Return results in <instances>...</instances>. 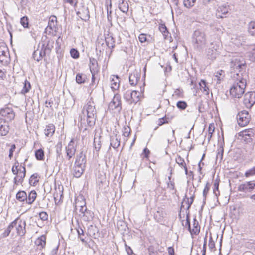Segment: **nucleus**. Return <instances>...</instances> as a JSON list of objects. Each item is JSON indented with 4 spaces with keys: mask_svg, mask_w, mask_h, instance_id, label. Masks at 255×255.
I'll return each instance as SVG.
<instances>
[{
    "mask_svg": "<svg viewBox=\"0 0 255 255\" xmlns=\"http://www.w3.org/2000/svg\"><path fill=\"white\" fill-rule=\"evenodd\" d=\"M176 106L180 110H183L187 107V104L184 101H179L177 103Z\"/></svg>",
    "mask_w": 255,
    "mask_h": 255,
    "instance_id": "864d4df0",
    "label": "nucleus"
},
{
    "mask_svg": "<svg viewBox=\"0 0 255 255\" xmlns=\"http://www.w3.org/2000/svg\"><path fill=\"white\" fill-rule=\"evenodd\" d=\"M250 116L246 111H242L238 113L237 115V120L240 126L247 125L250 121Z\"/></svg>",
    "mask_w": 255,
    "mask_h": 255,
    "instance_id": "6e6552de",
    "label": "nucleus"
},
{
    "mask_svg": "<svg viewBox=\"0 0 255 255\" xmlns=\"http://www.w3.org/2000/svg\"><path fill=\"white\" fill-rule=\"evenodd\" d=\"M140 93L136 90H127L124 93L123 98L129 104H135L140 100Z\"/></svg>",
    "mask_w": 255,
    "mask_h": 255,
    "instance_id": "39448f33",
    "label": "nucleus"
},
{
    "mask_svg": "<svg viewBox=\"0 0 255 255\" xmlns=\"http://www.w3.org/2000/svg\"><path fill=\"white\" fill-rule=\"evenodd\" d=\"M15 117V113L12 108L5 107L0 110V119L9 123Z\"/></svg>",
    "mask_w": 255,
    "mask_h": 255,
    "instance_id": "423d86ee",
    "label": "nucleus"
},
{
    "mask_svg": "<svg viewBox=\"0 0 255 255\" xmlns=\"http://www.w3.org/2000/svg\"><path fill=\"white\" fill-rule=\"evenodd\" d=\"M89 67L91 73L96 74L99 70L97 60L94 58H90Z\"/></svg>",
    "mask_w": 255,
    "mask_h": 255,
    "instance_id": "b1692460",
    "label": "nucleus"
},
{
    "mask_svg": "<svg viewBox=\"0 0 255 255\" xmlns=\"http://www.w3.org/2000/svg\"><path fill=\"white\" fill-rule=\"evenodd\" d=\"M199 85L201 90H203L204 92H205L206 95H208L209 93V89L208 87L207 86V83L206 81L204 80H201L200 82L199 83Z\"/></svg>",
    "mask_w": 255,
    "mask_h": 255,
    "instance_id": "58836bf2",
    "label": "nucleus"
},
{
    "mask_svg": "<svg viewBox=\"0 0 255 255\" xmlns=\"http://www.w3.org/2000/svg\"><path fill=\"white\" fill-rule=\"evenodd\" d=\"M85 165L86 164H81L75 162L71 170L73 177L77 178L80 177L85 171Z\"/></svg>",
    "mask_w": 255,
    "mask_h": 255,
    "instance_id": "1a4fd4ad",
    "label": "nucleus"
},
{
    "mask_svg": "<svg viewBox=\"0 0 255 255\" xmlns=\"http://www.w3.org/2000/svg\"><path fill=\"white\" fill-rule=\"evenodd\" d=\"M54 42L53 40H49L47 41L46 45L45 44H42V50H46L47 52L50 53L54 47Z\"/></svg>",
    "mask_w": 255,
    "mask_h": 255,
    "instance_id": "72a5a7b5",
    "label": "nucleus"
},
{
    "mask_svg": "<svg viewBox=\"0 0 255 255\" xmlns=\"http://www.w3.org/2000/svg\"><path fill=\"white\" fill-rule=\"evenodd\" d=\"M169 118L168 117L167 118L166 116H165L164 117H162L158 119L157 124L159 126H161L164 124L168 123L169 122Z\"/></svg>",
    "mask_w": 255,
    "mask_h": 255,
    "instance_id": "bf43d9fd",
    "label": "nucleus"
},
{
    "mask_svg": "<svg viewBox=\"0 0 255 255\" xmlns=\"http://www.w3.org/2000/svg\"><path fill=\"white\" fill-rule=\"evenodd\" d=\"M212 127H213V126H212V124H210L209 128H208V137H207L208 142L210 141V140L212 136V134L214 131V128L213 127V128H212Z\"/></svg>",
    "mask_w": 255,
    "mask_h": 255,
    "instance_id": "e2e57ef3",
    "label": "nucleus"
},
{
    "mask_svg": "<svg viewBox=\"0 0 255 255\" xmlns=\"http://www.w3.org/2000/svg\"><path fill=\"white\" fill-rule=\"evenodd\" d=\"M10 129L9 123L0 119V136H6Z\"/></svg>",
    "mask_w": 255,
    "mask_h": 255,
    "instance_id": "ddd939ff",
    "label": "nucleus"
},
{
    "mask_svg": "<svg viewBox=\"0 0 255 255\" xmlns=\"http://www.w3.org/2000/svg\"><path fill=\"white\" fill-rule=\"evenodd\" d=\"M76 14L81 19L85 21L88 20L90 18V13L88 7L82 6L80 10L77 12Z\"/></svg>",
    "mask_w": 255,
    "mask_h": 255,
    "instance_id": "dca6fc26",
    "label": "nucleus"
},
{
    "mask_svg": "<svg viewBox=\"0 0 255 255\" xmlns=\"http://www.w3.org/2000/svg\"><path fill=\"white\" fill-rule=\"evenodd\" d=\"M35 158L38 160H43L44 157V152L42 149L36 150L35 152Z\"/></svg>",
    "mask_w": 255,
    "mask_h": 255,
    "instance_id": "37998d69",
    "label": "nucleus"
},
{
    "mask_svg": "<svg viewBox=\"0 0 255 255\" xmlns=\"http://www.w3.org/2000/svg\"><path fill=\"white\" fill-rule=\"evenodd\" d=\"M20 23L25 28L29 27V18L27 16H23L20 19Z\"/></svg>",
    "mask_w": 255,
    "mask_h": 255,
    "instance_id": "8fccbe9b",
    "label": "nucleus"
},
{
    "mask_svg": "<svg viewBox=\"0 0 255 255\" xmlns=\"http://www.w3.org/2000/svg\"><path fill=\"white\" fill-rule=\"evenodd\" d=\"M22 169L16 177L18 178V182H22L26 175V168L25 166H21Z\"/></svg>",
    "mask_w": 255,
    "mask_h": 255,
    "instance_id": "a18cd8bd",
    "label": "nucleus"
},
{
    "mask_svg": "<svg viewBox=\"0 0 255 255\" xmlns=\"http://www.w3.org/2000/svg\"><path fill=\"white\" fill-rule=\"evenodd\" d=\"M76 163H80L82 164H86L87 160L86 155L83 153V151H81L79 154L76 155L75 161Z\"/></svg>",
    "mask_w": 255,
    "mask_h": 255,
    "instance_id": "7c9ffc66",
    "label": "nucleus"
},
{
    "mask_svg": "<svg viewBox=\"0 0 255 255\" xmlns=\"http://www.w3.org/2000/svg\"><path fill=\"white\" fill-rule=\"evenodd\" d=\"M117 228L118 230L122 234H124L128 229L126 223L123 220H119L117 221Z\"/></svg>",
    "mask_w": 255,
    "mask_h": 255,
    "instance_id": "bb28decb",
    "label": "nucleus"
},
{
    "mask_svg": "<svg viewBox=\"0 0 255 255\" xmlns=\"http://www.w3.org/2000/svg\"><path fill=\"white\" fill-rule=\"evenodd\" d=\"M105 41L102 38H98L96 42V50L100 53L103 52L105 49L106 45Z\"/></svg>",
    "mask_w": 255,
    "mask_h": 255,
    "instance_id": "393cba45",
    "label": "nucleus"
},
{
    "mask_svg": "<svg viewBox=\"0 0 255 255\" xmlns=\"http://www.w3.org/2000/svg\"><path fill=\"white\" fill-rule=\"evenodd\" d=\"M77 149V145L75 144L74 139H72L66 147V156L68 160H70L75 154Z\"/></svg>",
    "mask_w": 255,
    "mask_h": 255,
    "instance_id": "9d476101",
    "label": "nucleus"
},
{
    "mask_svg": "<svg viewBox=\"0 0 255 255\" xmlns=\"http://www.w3.org/2000/svg\"><path fill=\"white\" fill-rule=\"evenodd\" d=\"M119 8L123 13H127L128 10V4L124 0H120Z\"/></svg>",
    "mask_w": 255,
    "mask_h": 255,
    "instance_id": "473e14b6",
    "label": "nucleus"
},
{
    "mask_svg": "<svg viewBox=\"0 0 255 255\" xmlns=\"http://www.w3.org/2000/svg\"><path fill=\"white\" fill-rule=\"evenodd\" d=\"M160 31L162 33L165 39H168L169 34L167 28L165 24H161L159 27Z\"/></svg>",
    "mask_w": 255,
    "mask_h": 255,
    "instance_id": "ea45409f",
    "label": "nucleus"
},
{
    "mask_svg": "<svg viewBox=\"0 0 255 255\" xmlns=\"http://www.w3.org/2000/svg\"><path fill=\"white\" fill-rule=\"evenodd\" d=\"M79 211L83 214V219L85 221H89L93 219L94 213L90 210H87V207L79 209Z\"/></svg>",
    "mask_w": 255,
    "mask_h": 255,
    "instance_id": "f3484780",
    "label": "nucleus"
},
{
    "mask_svg": "<svg viewBox=\"0 0 255 255\" xmlns=\"http://www.w3.org/2000/svg\"><path fill=\"white\" fill-rule=\"evenodd\" d=\"M215 77L217 78V83L219 84L224 77V71L220 70L215 73Z\"/></svg>",
    "mask_w": 255,
    "mask_h": 255,
    "instance_id": "c03bdc74",
    "label": "nucleus"
},
{
    "mask_svg": "<svg viewBox=\"0 0 255 255\" xmlns=\"http://www.w3.org/2000/svg\"><path fill=\"white\" fill-rule=\"evenodd\" d=\"M255 128H249L241 132V135H242L244 140L248 142H251L253 141V137L255 136Z\"/></svg>",
    "mask_w": 255,
    "mask_h": 255,
    "instance_id": "f8f14e48",
    "label": "nucleus"
},
{
    "mask_svg": "<svg viewBox=\"0 0 255 255\" xmlns=\"http://www.w3.org/2000/svg\"><path fill=\"white\" fill-rule=\"evenodd\" d=\"M243 103L247 108H251L255 103V92H248L244 95Z\"/></svg>",
    "mask_w": 255,
    "mask_h": 255,
    "instance_id": "9b49d317",
    "label": "nucleus"
},
{
    "mask_svg": "<svg viewBox=\"0 0 255 255\" xmlns=\"http://www.w3.org/2000/svg\"><path fill=\"white\" fill-rule=\"evenodd\" d=\"M62 143L59 142L57 145L56 146V162L58 163L59 162V160H61L63 159V156H62Z\"/></svg>",
    "mask_w": 255,
    "mask_h": 255,
    "instance_id": "c85d7f7f",
    "label": "nucleus"
},
{
    "mask_svg": "<svg viewBox=\"0 0 255 255\" xmlns=\"http://www.w3.org/2000/svg\"><path fill=\"white\" fill-rule=\"evenodd\" d=\"M104 41H105L106 46L109 48H113L115 47V40L111 35H108V36L105 37Z\"/></svg>",
    "mask_w": 255,
    "mask_h": 255,
    "instance_id": "2f4dec72",
    "label": "nucleus"
},
{
    "mask_svg": "<svg viewBox=\"0 0 255 255\" xmlns=\"http://www.w3.org/2000/svg\"><path fill=\"white\" fill-rule=\"evenodd\" d=\"M77 232L79 236V238L80 239L81 241L83 242H84V239L82 237V236L84 235V231L82 228H79L77 229Z\"/></svg>",
    "mask_w": 255,
    "mask_h": 255,
    "instance_id": "774afa93",
    "label": "nucleus"
},
{
    "mask_svg": "<svg viewBox=\"0 0 255 255\" xmlns=\"http://www.w3.org/2000/svg\"><path fill=\"white\" fill-rule=\"evenodd\" d=\"M40 219L42 221H46L48 219V214L46 212H41L39 214Z\"/></svg>",
    "mask_w": 255,
    "mask_h": 255,
    "instance_id": "69168bd1",
    "label": "nucleus"
},
{
    "mask_svg": "<svg viewBox=\"0 0 255 255\" xmlns=\"http://www.w3.org/2000/svg\"><path fill=\"white\" fill-rule=\"evenodd\" d=\"M182 225L183 226H185V227L187 226L189 231L191 230V225H190V216H189V213L186 215V222H185V225L183 223H182Z\"/></svg>",
    "mask_w": 255,
    "mask_h": 255,
    "instance_id": "0e129e2a",
    "label": "nucleus"
},
{
    "mask_svg": "<svg viewBox=\"0 0 255 255\" xmlns=\"http://www.w3.org/2000/svg\"><path fill=\"white\" fill-rule=\"evenodd\" d=\"M37 196V193L34 190L31 191L28 195V196H27V199H26L27 203L29 204H32L35 200Z\"/></svg>",
    "mask_w": 255,
    "mask_h": 255,
    "instance_id": "c9c22d12",
    "label": "nucleus"
},
{
    "mask_svg": "<svg viewBox=\"0 0 255 255\" xmlns=\"http://www.w3.org/2000/svg\"><path fill=\"white\" fill-rule=\"evenodd\" d=\"M70 52L71 56L73 58L77 59L79 57V51L76 49H71Z\"/></svg>",
    "mask_w": 255,
    "mask_h": 255,
    "instance_id": "4d7b16f0",
    "label": "nucleus"
},
{
    "mask_svg": "<svg viewBox=\"0 0 255 255\" xmlns=\"http://www.w3.org/2000/svg\"><path fill=\"white\" fill-rule=\"evenodd\" d=\"M46 53L47 52L46 50H42V47H41V50L40 51H38L39 56L38 57L36 58V61L38 62L40 61L45 56Z\"/></svg>",
    "mask_w": 255,
    "mask_h": 255,
    "instance_id": "680f3d73",
    "label": "nucleus"
},
{
    "mask_svg": "<svg viewBox=\"0 0 255 255\" xmlns=\"http://www.w3.org/2000/svg\"><path fill=\"white\" fill-rule=\"evenodd\" d=\"M22 165H20L19 167V163L18 162H16L15 163V165H14L12 168V172L14 175H18L19 172L21 171L22 169Z\"/></svg>",
    "mask_w": 255,
    "mask_h": 255,
    "instance_id": "09e8293b",
    "label": "nucleus"
},
{
    "mask_svg": "<svg viewBox=\"0 0 255 255\" xmlns=\"http://www.w3.org/2000/svg\"><path fill=\"white\" fill-rule=\"evenodd\" d=\"M55 131V126L53 124H49L47 125L44 130L45 135L47 137L52 136Z\"/></svg>",
    "mask_w": 255,
    "mask_h": 255,
    "instance_id": "cd10ccee",
    "label": "nucleus"
},
{
    "mask_svg": "<svg viewBox=\"0 0 255 255\" xmlns=\"http://www.w3.org/2000/svg\"><path fill=\"white\" fill-rule=\"evenodd\" d=\"M248 56L250 61L253 62L255 61V45L252 49V51L248 53Z\"/></svg>",
    "mask_w": 255,
    "mask_h": 255,
    "instance_id": "6e6d98bb",
    "label": "nucleus"
},
{
    "mask_svg": "<svg viewBox=\"0 0 255 255\" xmlns=\"http://www.w3.org/2000/svg\"><path fill=\"white\" fill-rule=\"evenodd\" d=\"M192 190L190 189L189 190V194L191 195V197L190 198L187 197V195H185V198L187 199V200L184 199V201L182 202L181 207H184V204H185L187 205L186 209L189 210L192 204L194 199L195 198V196L194 195V194H192Z\"/></svg>",
    "mask_w": 255,
    "mask_h": 255,
    "instance_id": "4be33fe9",
    "label": "nucleus"
},
{
    "mask_svg": "<svg viewBox=\"0 0 255 255\" xmlns=\"http://www.w3.org/2000/svg\"><path fill=\"white\" fill-rule=\"evenodd\" d=\"M219 182L220 180L217 179L214 181V183L213 193L216 197H218L220 194L219 190Z\"/></svg>",
    "mask_w": 255,
    "mask_h": 255,
    "instance_id": "49530a36",
    "label": "nucleus"
},
{
    "mask_svg": "<svg viewBox=\"0 0 255 255\" xmlns=\"http://www.w3.org/2000/svg\"><path fill=\"white\" fill-rule=\"evenodd\" d=\"M139 79L140 74L137 71L134 72L129 75V83L132 86L136 85Z\"/></svg>",
    "mask_w": 255,
    "mask_h": 255,
    "instance_id": "a878e982",
    "label": "nucleus"
},
{
    "mask_svg": "<svg viewBox=\"0 0 255 255\" xmlns=\"http://www.w3.org/2000/svg\"><path fill=\"white\" fill-rule=\"evenodd\" d=\"M38 175L37 173L33 174L32 175L29 179V184L31 185L35 186V185L38 182L39 180L38 179Z\"/></svg>",
    "mask_w": 255,
    "mask_h": 255,
    "instance_id": "de8ad7c7",
    "label": "nucleus"
},
{
    "mask_svg": "<svg viewBox=\"0 0 255 255\" xmlns=\"http://www.w3.org/2000/svg\"><path fill=\"white\" fill-rule=\"evenodd\" d=\"M248 32L250 35L255 36V21H252L248 24Z\"/></svg>",
    "mask_w": 255,
    "mask_h": 255,
    "instance_id": "f704fd0d",
    "label": "nucleus"
},
{
    "mask_svg": "<svg viewBox=\"0 0 255 255\" xmlns=\"http://www.w3.org/2000/svg\"><path fill=\"white\" fill-rule=\"evenodd\" d=\"M218 55L217 48L213 43L210 44V47L207 50L206 57L212 61L215 60Z\"/></svg>",
    "mask_w": 255,
    "mask_h": 255,
    "instance_id": "4468645a",
    "label": "nucleus"
},
{
    "mask_svg": "<svg viewBox=\"0 0 255 255\" xmlns=\"http://www.w3.org/2000/svg\"><path fill=\"white\" fill-rule=\"evenodd\" d=\"M86 207L85 201H79L78 199L76 200L75 208L78 209V208L82 209V207Z\"/></svg>",
    "mask_w": 255,
    "mask_h": 255,
    "instance_id": "052dcab7",
    "label": "nucleus"
},
{
    "mask_svg": "<svg viewBox=\"0 0 255 255\" xmlns=\"http://www.w3.org/2000/svg\"><path fill=\"white\" fill-rule=\"evenodd\" d=\"M130 128L129 126H124L123 129V135L125 137H128L130 133Z\"/></svg>",
    "mask_w": 255,
    "mask_h": 255,
    "instance_id": "5fc2aeb1",
    "label": "nucleus"
},
{
    "mask_svg": "<svg viewBox=\"0 0 255 255\" xmlns=\"http://www.w3.org/2000/svg\"><path fill=\"white\" fill-rule=\"evenodd\" d=\"M120 136L114 133L110 136V146L114 149L118 148L120 145Z\"/></svg>",
    "mask_w": 255,
    "mask_h": 255,
    "instance_id": "6ab92c4d",
    "label": "nucleus"
},
{
    "mask_svg": "<svg viewBox=\"0 0 255 255\" xmlns=\"http://www.w3.org/2000/svg\"><path fill=\"white\" fill-rule=\"evenodd\" d=\"M108 107L112 110H116L120 113L122 109L121 98L118 93L115 94L112 101L109 104Z\"/></svg>",
    "mask_w": 255,
    "mask_h": 255,
    "instance_id": "0eeeda50",
    "label": "nucleus"
},
{
    "mask_svg": "<svg viewBox=\"0 0 255 255\" xmlns=\"http://www.w3.org/2000/svg\"><path fill=\"white\" fill-rule=\"evenodd\" d=\"M255 175V167L248 170L245 173V176L246 177Z\"/></svg>",
    "mask_w": 255,
    "mask_h": 255,
    "instance_id": "13d9d810",
    "label": "nucleus"
},
{
    "mask_svg": "<svg viewBox=\"0 0 255 255\" xmlns=\"http://www.w3.org/2000/svg\"><path fill=\"white\" fill-rule=\"evenodd\" d=\"M26 225L25 221H22L18 219L17 224L15 227L17 233L19 236L23 237L25 235L26 233Z\"/></svg>",
    "mask_w": 255,
    "mask_h": 255,
    "instance_id": "2eb2a0df",
    "label": "nucleus"
},
{
    "mask_svg": "<svg viewBox=\"0 0 255 255\" xmlns=\"http://www.w3.org/2000/svg\"><path fill=\"white\" fill-rule=\"evenodd\" d=\"M35 243L37 246L40 247V249L43 248L46 245V236H41L36 240Z\"/></svg>",
    "mask_w": 255,
    "mask_h": 255,
    "instance_id": "c756f323",
    "label": "nucleus"
},
{
    "mask_svg": "<svg viewBox=\"0 0 255 255\" xmlns=\"http://www.w3.org/2000/svg\"><path fill=\"white\" fill-rule=\"evenodd\" d=\"M246 66L244 61H241L237 58L233 59L230 64L231 77L236 81H246L248 77Z\"/></svg>",
    "mask_w": 255,
    "mask_h": 255,
    "instance_id": "f257e3e1",
    "label": "nucleus"
},
{
    "mask_svg": "<svg viewBox=\"0 0 255 255\" xmlns=\"http://www.w3.org/2000/svg\"><path fill=\"white\" fill-rule=\"evenodd\" d=\"M176 162L181 167H184L186 164L185 162L184 159L182 158L180 156H178L176 158Z\"/></svg>",
    "mask_w": 255,
    "mask_h": 255,
    "instance_id": "603ef678",
    "label": "nucleus"
},
{
    "mask_svg": "<svg viewBox=\"0 0 255 255\" xmlns=\"http://www.w3.org/2000/svg\"><path fill=\"white\" fill-rule=\"evenodd\" d=\"M86 111L87 114V123L89 127H92L95 124L97 117L95 105L93 101H89L83 107L82 113L84 114Z\"/></svg>",
    "mask_w": 255,
    "mask_h": 255,
    "instance_id": "7ed1b4c3",
    "label": "nucleus"
},
{
    "mask_svg": "<svg viewBox=\"0 0 255 255\" xmlns=\"http://www.w3.org/2000/svg\"><path fill=\"white\" fill-rule=\"evenodd\" d=\"M86 79V75L82 73H78L76 76V81L78 84L84 83Z\"/></svg>",
    "mask_w": 255,
    "mask_h": 255,
    "instance_id": "a19ab883",
    "label": "nucleus"
},
{
    "mask_svg": "<svg viewBox=\"0 0 255 255\" xmlns=\"http://www.w3.org/2000/svg\"><path fill=\"white\" fill-rule=\"evenodd\" d=\"M192 41L195 50L202 51L207 42L206 35L204 31L201 29L195 30L192 35Z\"/></svg>",
    "mask_w": 255,
    "mask_h": 255,
    "instance_id": "f03ea898",
    "label": "nucleus"
},
{
    "mask_svg": "<svg viewBox=\"0 0 255 255\" xmlns=\"http://www.w3.org/2000/svg\"><path fill=\"white\" fill-rule=\"evenodd\" d=\"M229 12V7L226 5H222L217 9L216 16L217 18L226 17V15Z\"/></svg>",
    "mask_w": 255,
    "mask_h": 255,
    "instance_id": "a211bd4d",
    "label": "nucleus"
},
{
    "mask_svg": "<svg viewBox=\"0 0 255 255\" xmlns=\"http://www.w3.org/2000/svg\"><path fill=\"white\" fill-rule=\"evenodd\" d=\"M255 186V184L251 182H247L240 185L238 187V190L240 192H246L253 189Z\"/></svg>",
    "mask_w": 255,
    "mask_h": 255,
    "instance_id": "aec40b11",
    "label": "nucleus"
},
{
    "mask_svg": "<svg viewBox=\"0 0 255 255\" xmlns=\"http://www.w3.org/2000/svg\"><path fill=\"white\" fill-rule=\"evenodd\" d=\"M23 84V87L21 91V93L22 94H25L26 93H28L30 89L31 88V86L30 83L27 80H25L24 81Z\"/></svg>",
    "mask_w": 255,
    "mask_h": 255,
    "instance_id": "e433bc0d",
    "label": "nucleus"
},
{
    "mask_svg": "<svg viewBox=\"0 0 255 255\" xmlns=\"http://www.w3.org/2000/svg\"><path fill=\"white\" fill-rule=\"evenodd\" d=\"M193 228H191V230L189 231L190 234L192 235H197L199 234L200 231V226L199 222L196 219V217L193 219Z\"/></svg>",
    "mask_w": 255,
    "mask_h": 255,
    "instance_id": "5701e85b",
    "label": "nucleus"
},
{
    "mask_svg": "<svg viewBox=\"0 0 255 255\" xmlns=\"http://www.w3.org/2000/svg\"><path fill=\"white\" fill-rule=\"evenodd\" d=\"M8 51L7 47L4 44L0 45V62L1 63L6 62L8 58L6 55Z\"/></svg>",
    "mask_w": 255,
    "mask_h": 255,
    "instance_id": "412c9836",
    "label": "nucleus"
},
{
    "mask_svg": "<svg viewBox=\"0 0 255 255\" xmlns=\"http://www.w3.org/2000/svg\"><path fill=\"white\" fill-rule=\"evenodd\" d=\"M210 190V184L209 183H207L206 184V186L203 190V195L205 199L206 198V197L207 196V194L208 192H209Z\"/></svg>",
    "mask_w": 255,
    "mask_h": 255,
    "instance_id": "338daca9",
    "label": "nucleus"
},
{
    "mask_svg": "<svg viewBox=\"0 0 255 255\" xmlns=\"http://www.w3.org/2000/svg\"><path fill=\"white\" fill-rule=\"evenodd\" d=\"M196 0H183V4L185 7L190 8L194 6Z\"/></svg>",
    "mask_w": 255,
    "mask_h": 255,
    "instance_id": "3c124183",
    "label": "nucleus"
},
{
    "mask_svg": "<svg viewBox=\"0 0 255 255\" xmlns=\"http://www.w3.org/2000/svg\"><path fill=\"white\" fill-rule=\"evenodd\" d=\"M16 197L19 201H24L27 199L26 193L24 191H20L16 194Z\"/></svg>",
    "mask_w": 255,
    "mask_h": 255,
    "instance_id": "4c0bfd02",
    "label": "nucleus"
},
{
    "mask_svg": "<svg viewBox=\"0 0 255 255\" xmlns=\"http://www.w3.org/2000/svg\"><path fill=\"white\" fill-rule=\"evenodd\" d=\"M116 80L112 79L111 81V89L112 90L115 91L117 90L119 87V80L118 76H116Z\"/></svg>",
    "mask_w": 255,
    "mask_h": 255,
    "instance_id": "79ce46f5",
    "label": "nucleus"
},
{
    "mask_svg": "<svg viewBox=\"0 0 255 255\" xmlns=\"http://www.w3.org/2000/svg\"><path fill=\"white\" fill-rule=\"evenodd\" d=\"M246 81H237L235 82L230 89V93L234 98H240L245 92Z\"/></svg>",
    "mask_w": 255,
    "mask_h": 255,
    "instance_id": "20e7f679",
    "label": "nucleus"
}]
</instances>
